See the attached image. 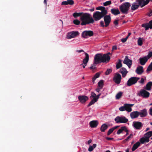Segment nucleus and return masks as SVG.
I'll return each mask as SVG.
<instances>
[{
	"mask_svg": "<svg viewBox=\"0 0 152 152\" xmlns=\"http://www.w3.org/2000/svg\"><path fill=\"white\" fill-rule=\"evenodd\" d=\"M148 58L145 56L143 57H140L139 59L140 63L142 65H144L148 60Z\"/></svg>",
	"mask_w": 152,
	"mask_h": 152,
	"instance_id": "nucleus-17",
	"label": "nucleus"
},
{
	"mask_svg": "<svg viewBox=\"0 0 152 152\" xmlns=\"http://www.w3.org/2000/svg\"><path fill=\"white\" fill-rule=\"evenodd\" d=\"M120 72L122 74V76L123 77H125L127 74L128 73V72L127 71L126 69L124 67L121 68L120 69Z\"/></svg>",
	"mask_w": 152,
	"mask_h": 152,
	"instance_id": "nucleus-21",
	"label": "nucleus"
},
{
	"mask_svg": "<svg viewBox=\"0 0 152 152\" xmlns=\"http://www.w3.org/2000/svg\"><path fill=\"white\" fill-rule=\"evenodd\" d=\"M121 62V60L119 59L118 60V63L116 65V68L117 69H118L122 67V64Z\"/></svg>",
	"mask_w": 152,
	"mask_h": 152,
	"instance_id": "nucleus-36",
	"label": "nucleus"
},
{
	"mask_svg": "<svg viewBox=\"0 0 152 152\" xmlns=\"http://www.w3.org/2000/svg\"><path fill=\"white\" fill-rule=\"evenodd\" d=\"M117 49V46H113L112 47V50H116Z\"/></svg>",
	"mask_w": 152,
	"mask_h": 152,
	"instance_id": "nucleus-64",
	"label": "nucleus"
},
{
	"mask_svg": "<svg viewBox=\"0 0 152 152\" xmlns=\"http://www.w3.org/2000/svg\"><path fill=\"white\" fill-rule=\"evenodd\" d=\"M152 136V131H149L145 134L144 135V137H146L148 138V139H149L150 137H151Z\"/></svg>",
	"mask_w": 152,
	"mask_h": 152,
	"instance_id": "nucleus-32",
	"label": "nucleus"
},
{
	"mask_svg": "<svg viewBox=\"0 0 152 152\" xmlns=\"http://www.w3.org/2000/svg\"><path fill=\"white\" fill-rule=\"evenodd\" d=\"M124 131L126 132V134L125 135L126 136L127 135L129 134V131L127 129V127L126 126V129H125Z\"/></svg>",
	"mask_w": 152,
	"mask_h": 152,
	"instance_id": "nucleus-61",
	"label": "nucleus"
},
{
	"mask_svg": "<svg viewBox=\"0 0 152 152\" xmlns=\"http://www.w3.org/2000/svg\"><path fill=\"white\" fill-rule=\"evenodd\" d=\"M99 75L100 74L99 73L97 72L95 74V75H94V76L96 77V78H97L99 77Z\"/></svg>",
	"mask_w": 152,
	"mask_h": 152,
	"instance_id": "nucleus-55",
	"label": "nucleus"
},
{
	"mask_svg": "<svg viewBox=\"0 0 152 152\" xmlns=\"http://www.w3.org/2000/svg\"><path fill=\"white\" fill-rule=\"evenodd\" d=\"M127 40V39L126 38H122L121 39V41L122 42L124 43Z\"/></svg>",
	"mask_w": 152,
	"mask_h": 152,
	"instance_id": "nucleus-59",
	"label": "nucleus"
},
{
	"mask_svg": "<svg viewBox=\"0 0 152 152\" xmlns=\"http://www.w3.org/2000/svg\"><path fill=\"white\" fill-rule=\"evenodd\" d=\"M104 85V81L102 80H101L98 83V86L100 89H102Z\"/></svg>",
	"mask_w": 152,
	"mask_h": 152,
	"instance_id": "nucleus-33",
	"label": "nucleus"
},
{
	"mask_svg": "<svg viewBox=\"0 0 152 152\" xmlns=\"http://www.w3.org/2000/svg\"><path fill=\"white\" fill-rule=\"evenodd\" d=\"M118 20H115L114 21V24L115 25L117 26L118 24Z\"/></svg>",
	"mask_w": 152,
	"mask_h": 152,
	"instance_id": "nucleus-54",
	"label": "nucleus"
},
{
	"mask_svg": "<svg viewBox=\"0 0 152 152\" xmlns=\"http://www.w3.org/2000/svg\"><path fill=\"white\" fill-rule=\"evenodd\" d=\"M149 114L152 116V107L149 110Z\"/></svg>",
	"mask_w": 152,
	"mask_h": 152,
	"instance_id": "nucleus-57",
	"label": "nucleus"
},
{
	"mask_svg": "<svg viewBox=\"0 0 152 152\" xmlns=\"http://www.w3.org/2000/svg\"><path fill=\"white\" fill-rule=\"evenodd\" d=\"M147 15L149 16L150 17L152 15V10H150L149 12L148 13Z\"/></svg>",
	"mask_w": 152,
	"mask_h": 152,
	"instance_id": "nucleus-52",
	"label": "nucleus"
},
{
	"mask_svg": "<svg viewBox=\"0 0 152 152\" xmlns=\"http://www.w3.org/2000/svg\"><path fill=\"white\" fill-rule=\"evenodd\" d=\"M115 121L117 123H126L128 120L124 116H118L115 118Z\"/></svg>",
	"mask_w": 152,
	"mask_h": 152,
	"instance_id": "nucleus-6",
	"label": "nucleus"
},
{
	"mask_svg": "<svg viewBox=\"0 0 152 152\" xmlns=\"http://www.w3.org/2000/svg\"><path fill=\"white\" fill-rule=\"evenodd\" d=\"M125 129H126V126L121 127V128L117 131V134H119L121 133H122L123 131H124Z\"/></svg>",
	"mask_w": 152,
	"mask_h": 152,
	"instance_id": "nucleus-31",
	"label": "nucleus"
},
{
	"mask_svg": "<svg viewBox=\"0 0 152 152\" xmlns=\"http://www.w3.org/2000/svg\"><path fill=\"white\" fill-rule=\"evenodd\" d=\"M152 56V52H149L148 55L146 56L147 57V58L148 59L150 58L151 56Z\"/></svg>",
	"mask_w": 152,
	"mask_h": 152,
	"instance_id": "nucleus-48",
	"label": "nucleus"
},
{
	"mask_svg": "<svg viewBox=\"0 0 152 152\" xmlns=\"http://www.w3.org/2000/svg\"><path fill=\"white\" fill-rule=\"evenodd\" d=\"M152 70V62L150 63V65L148 66L146 71L147 72L151 71Z\"/></svg>",
	"mask_w": 152,
	"mask_h": 152,
	"instance_id": "nucleus-39",
	"label": "nucleus"
},
{
	"mask_svg": "<svg viewBox=\"0 0 152 152\" xmlns=\"http://www.w3.org/2000/svg\"><path fill=\"white\" fill-rule=\"evenodd\" d=\"M94 35L93 32L92 31H85L82 34V37L84 38H87L88 36L91 37Z\"/></svg>",
	"mask_w": 152,
	"mask_h": 152,
	"instance_id": "nucleus-10",
	"label": "nucleus"
},
{
	"mask_svg": "<svg viewBox=\"0 0 152 152\" xmlns=\"http://www.w3.org/2000/svg\"><path fill=\"white\" fill-rule=\"evenodd\" d=\"M88 98L87 96L85 95H80L78 97V99L80 102L84 104L88 100Z\"/></svg>",
	"mask_w": 152,
	"mask_h": 152,
	"instance_id": "nucleus-13",
	"label": "nucleus"
},
{
	"mask_svg": "<svg viewBox=\"0 0 152 152\" xmlns=\"http://www.w3.org/2000/svg\"><path fill=\"white\" fill-rule=\"evenodd\" d=\"M126 109L125 108V106H121L119 108V110L121 111H123L125 110Z\"/></svg>",
	"mask_w": 152,
	"mask_h": 152,
	"instance_id": "nucleus-49",
	"label": "nucleus"
},
{
	"mask_svg": "<svg viewBox=\"0 0 152 152\" xmlns=\"http://www.w3.org/2000/svg\"><path fill=\"white\" fill-rule=\"evenodd\" d=\"M79 34V32L77 31H71L67 33V38L68 39H70L77 37Z\"/></svg>",
	"mask_w": 152,
	"mask_h": 152,
	"instance_id": "nucleus-7",
	"label": "nucleus"
},
{
	"mask_svg": "<svg viewBox=\"0 0 152 152\" xmlns=\"http://www.w3.org/2000/svg\"><path fill=\"white\" fill-rule=\"evenodd\" d=\"M73 23L75 25H78L80 23V21L79 20L76 19L75 20L73 21Z\"/></svg>",
	"mask_w": 152,
	"mask_h": 152,
	"instance_id": "nucleus-43",
	"label": "nucleus"
},
{
	"mask_svg": "<svg viewBox=\"0 0 152 152\" xmlns=\"http://www.w3.org/2000/svg\"><path fill=\"white\" fill-rule=\"evenodd\" d=\"M123 63L127 65L129 68H130L132 65V60L129 59L128 57L126 56L125 57L124 61Z\"/></svg>",
	"mask_w": 152,
	"mask_h": 152,
	"instance_id": "nucleus-14",
	"label": "nucleus"
},
{
	"mask_svg": "<svg viewBox=\"0 0 152 152\" xmlns=\"http://www.w3.org/2000/svg\"><path fill=\"white\" fill-rule=\"evenodd\" d=\"M121 79V75L118 73H116L114 76L113 80L115 83L118 84L120 83Z\"/></svg>",
	"mask_w": 152,
	"mask_h": 152,
	"instance_id": "nucleus-9",
	"label": "nucleus"
},
{
	"mask_svg": "<svg viewBox=\"0 0 152 152\" xmlns=\"http://www.w3.org/2000/svg\"><path fill=\"white\" fill-rule=\"evenodd\" d=\"M98 64H96L94 61V63L92 64L91 67H89V69L92 70H94L96 69V65Z\"/></svg>",
	"mask_w": 152,
	"mask_h": 152,
	"instance_id": "nucleus-34",
	"label": "nucleus"
},
{
	"mask_svg": "<svg viewBox=\"0 0 152 152\" xmlns=\"http://www.w3.org/2000/svg\"><path fill=\"white\" fill-rule=\"evenodd\" d=\"M100 26L102 27H105V24L104 25L103 21H101L100 22Z\"/></svg>",
	"mask_w": 152,
	"mask_h": 152,
	"instance_id": "nucleus-51",
	"label": "nucleus"
},
{
	"mask_svg": "<svg viewBox=\"0 0 152 152\" xmlns=\"http://www.w3.org/2000/svg\"><path fill=\"white\" fill-rule=\"evenodd\" d=\"M131 6V4L130 3L128 2H125L119 6V9L122 13L127 14L128 13Z\"/></svg>",
	"mask_w": 152,
	"mask_h": 152,
	"instance_id": "nucleus-3",
	"label": "nucleus"
},
{
	"mask_svg": "<svg viewBox=\"0 0 152 152\" xmlns=\"http://www.w3.org/2000/svg\"><path fill=\"white\" fill-rule=\"evenodd\" d=\"M150 93L149 92L144 89H141L138 93V95L139 96H141L144 98H147L149 97Z\"/></svg>",
	"mask_w": 152,
	"mask_h": 152,
	"instance_id": "nucleus-8",
	"label": "nucleus"
},
{
	"mask_svg": "<svg viewBox=\"0 0 152 152\" xmlns=\"http://www.w3.org/2000/svg\"><path fill=\"white\" fill-rule=\"evenodd\" d=\"M150 0H146L143 1V4L141 6V7H143L146 5L149 2Z\"/></svg>",
	"mask_w": 152,
	"mask_h": 152,
	"instance_id": "nucleus-44",
	"label": "nucleus"
},
{
	"mask_svg": "<svg viewBox=\"0 0 152 152\" xmlns=\"http://www.w3.org/2000/svg\"><path fill=\"white\" fill-rule=\"evenodd\" d=\"M108 126L106 124H103L101 126L100 130L102 132H104L108 128Z\"/></svg>",
	"mask_w": 152,
	"mask_h": 152,
	"instance_id": "nucleus-25",
	"label": "nucleus"
},
{
	"mask_svg": "<svg viewBox=\"0 0 152 152\" xmlns=\"http://www.w3.org/2000/svg\"><path fill=\"white\" fill-rule=\"evenodd\" d=\"M113 131V129L112 128L109 129L107 133V135H109L111 133H112Z\"/></svg>",
	"mask_w": 152,
	"mask_h": 152,
	"instance_id": "nucleus-47",
	"label": "nucleus"
},
{
	"mask_svg": "<svg viewBox=\"0 0 152 152\" xmlns=\"http://www.w3.org/2000/svg\"><path fill=\"white\" fill-rule=\"evenodd\" d=\"M132 134H131L130 135H129V136H128L127 138H126L125 140H126V141H127L128 140L130 139L131 137V136H132Z\"/></svg>",
	"mask_w": 152,
	"mask_h": 152,
	"instance_id": "nucleus-62",
	"label": "nucleus"
},
{
	"mask_svg": "<svg viewBox=\"0 0 152 152\" xmlns=\"http://www.w3.org/2000/svg\"><path fill=\"white\" fill-rule=\"evenodd\" d=\"M85 53L86 57L83 59V64H87L89 61V56L88 54L87 53Z\"/></svg>",
	"mask_w": 152,
	"mask_h": 152,
	"instance_id": "nucleus-24",
	"label": "nucleus"
},
{
	"mask_svg": "<svg viewBox=\"0 0 152 152\" xmlns=\"http://www.w3.org/2000/svg\"><path fill=\"white\" fill-rule=\"evenodd\" d=\"M142 26L145 28V30L148 29L149 28L151 29H152V20L150 21L148 23L142 24Z\"/></svg>",
	"mask_w": 152,
	"mask_h": 152,
	"instance_id": "nucleus-15",
	"label": "nucleus"
},
{
	"mask_svg": "<svg viewBox=\"0 0 152 152\" xmlns=\"http://www.w3.org/2000/svg\"><path fill=\"white\" fill-rule=\"evenodd\" d=\"M106 138L107 140H112L113 139V138H110L109 137H106Z\"/></svg>",
	"mask_w": 152,
	"mask_h": 152,
	"instance_id": "nucleus-63",
	"label": "nucleus"
},
{
	"mask_svg": "<svg viewBox=\"0 0 152 152\" xmlns=\"http://www.w3.org/2000/svg\"><path fill=\"white\" fill-rule=\"evenodd\" d=\"M61 5H68L67 1H63L62 2V3H61Z\"/></svg>",
	"mask_w": 152,
	"mask_h": 152,
	"instance_id": "nucleus-56",
	"label": "nucleus"
},
{
	"mask_svg": "<svg viewBox=\"0 0 152 152\" xmlns=\"http://www.w3.org/2000/svg\"><path fill=\"white\" fill-rule=\"evenodd\" d=\"M152 86V82L150 81L146 84L145 88L147 90L149 91L151 90Z\"/></svg>",
	"mask_w": 152,
	"mask_h": 152,
	"instance_id": "nucleus-28",
	"label": "nucleus"
},
{
	"mask_svg": "<svg viewBox=\"0 0 152 152\" xmlns=\"http://www.w3.org/2000/svg\"><path fill=\"white\" fill-rule=\"evenodd\" d=\"M91 95L90 97V99H92V98H96V95L94 92H92L91 93Z\"/></svg>",
	"mask_w": 152,
	"mask_h": 152,
	"instance_id": "nucleus-42",
	"label": "nucleus"
},
{
	"mask_svg": "<svg viewBox=\"0 0 152 152\" xmlns=\"http://www.w3.org/2000/svg\"><path fill=\"white\" fill-rule=\"evenodd\" d=\"M125 108L126 109L125 110L128 112H130L132 111V109L131 108V106L129 104H124Z\"/></svg>",
	"mask_w": 152,
	"mask_h": 152,
	"instance_id": "nucleus-26",
	"label": "nucleus"
},
{
	"mask_svg": "<svg viewBox=\"0 0 152 152\" xmlns=\"http://www.w3.org/2000/svg\"><path fill=\"white\" fill-rule=\"evenodd\" d=\"M111 12L112 14L115 15L119 14L120 13V12L118 8L112 9H111Z\"/></svg>",
	"mask_w": 152,
	"mask_h": 152,
	"instance_id": "nucleus-22",
	"label": "nucleus"
},
{
	"mask_svg": "<svg viewBox=\"0 0 152 152\" xmlns=\"http://www.w3.org/2000/svg\"><path fill=\"white\" fill-rule=\"evenodd\" d=\"M130 116L132 119L136 118L139 116V112L135 111L132 112L130 113Z\"/></svg>",
	"mask_w": 152,
	"mask_h": 152,
	"instance_id": "nucleus-19",
	"label": "nucleus"
},
{
	"mask_svg": "<svg viewBox=\"0 0 152 152\" xmlns=\"http://www.w3.org/2000/svg\"><path fill=\"white\" fill-rule=\"evenodd\" d=\"M133 126L137 130H140L143 126L142 124L139 121H134L133 123Z\"/></svg>",
	"mask_w": 152,
	"mask_h": 152,
	"instance_id": "nucleus-11",
	"label": "nucleus"
},
{
	"mask_svg": "<svg viewBox=\"0 0 152 152\" xmlns=\"http://www.w3.org/2000/svg\"><path fill=\"white\" fill-rule=\"evenodd\" d=\"M67 1L68 5H72L74 4V1L73 0H67Z\"/></svg>",
	"mask_w": 152,
	"mask_h": 152,
	"instance_id": "nucleus-45",
	"label": "nucleus"
},
{
	"mask_svg": "<svg viewBox=\"0 0 152 152\" xmlns=\"http://www.w3.org/2000/svg\"><path fill=\"white\" fill-rule=\"evenodd\" d=\"M143 72V67L141 66H138L136 70V72L138 75H141Z\"/></svg>",
	"mask_w": 152,
	"mask_h": 152,
	"instance_id": "nucleus-18",
	"label": "nucleus"
},
{
	"mask_svg": "<svg viewBox=\"0 0 152 152\" xmlns=\"http://www.w3.org/2000/svg\"><path fill=\"white\" fill-rule=\"evenodd\" d=\"M143 38L139 37L137 40L138 45L139 46H141L142 45Z\"/></svg>",
	"mask_w": 152,
	"mask_h": 152,
	"instance_id": "nucleus-38",
	"label": "nucleus"
},
{
	"mask_svg": "<svg viewBox=\"0 0 152 152\" xmlns=\"http://www.w3.org/2000/svg\"><path fill=\"white\" fill-rule=\"evenodd\" d=\"M112 72V70L110 69H108L105 72V74L106 75H109Z\"/></svg>",
	"mask_w": 152,
	"mask_h": 152,
	"instance_id": "nucleus-46",
	"label": "nucleus"
},
{
	"mask_svg": "<svg viewBox=\"0 0 152 152\" xmlns=\"http://www.w3.org/2000/svg\"><path fill=\"white\" fill-rule=\"evenodd\" d=\"M104 20L105 24V27H107L111 22V18L110 15H105L104 17Z\"/></svg>",
	"mask_w": 152,
	"mask_h": 152,
	"instance_id": "nucleus-12",
	"label": "nucleus"
},
{
	"mask_svg": "<svg viewBox=\"0 0 152 152\" xmlns=\"http://www.w3.org/2000/svg\"><path fill=\"white\" fill-rule=\"evenodd\" d=\"M112 4L111 1L110 0L106 1L103 3V5L104 6H108Z\"/></svg>",
	"mask_w": 152,
	"mask_h": 152,
	"instance_id": "nucleus-41",
	"label": "nucleus"
},
{
	"mask_svg": "<svg viewBox=\"0 0 152 152\" xmlns=\"http://www.w3.org/2000/svg\"><path fill=\"white\" fill-rule=\"evenodd\" d=\"M139 6V5L136 4V3H134L132 4L131 9L132 10H134L137 9Z\"/></svg>",
	"mask_w": 152,
	"mask_h": 152,
	"instance_id": "nucleus-30",
	"label": "nucleus"
},
{
	"mask_svg": "<svg viewBox=\"0 0 152 152\" xmlns=\"http://www.w3.org/2000/svg\"><path fill=\"white\" fill-rule=\"evenodd\" d=\"M144 79L143 78H141V80H140L139 81H138V82L141 84H144Z\"/></svg>",
	"mask_w": 152,
	"mask_h": 152,
	"instance_id": "nucleus-50",
	"label": "nucleus"
},
{
	"mask_svg": "<svg viewBox=\"0 0 152 152\" xmlns=\"http://www.w3.org/2000/svg\"><path fill=\"white\" fill-rule=\"evenodd\" d=\"M140 79V78L139 77H132L127 81V85L128 86H131L136 83Z\"/></svg>",
	"mask_w": 152,
	"mask_h": 152,
	"instance_id": "nucleus-5",
	"label": "nucleus"
},
{
	"mask_svg": "<svg viewBox=\"0 0 152 152\" xmlns=\"http://www.w3.org/2000/svg\"><path fill=\"white\" fill-rule=\"evenodd\" d=\"M81 21L80 24L82 26H85L90 23H93L94 22V20L90 14L87 13H83L80 17Z\"/></svg>",
	"mask_w": 152,
	"mask_h": 152,
	"instance_id": "nucleus-1",
	"label": "nucleus"
},
{
	"mask_svg": "<svg viewBox=\"0 0 152 152\" xmlns=\"http://www.w3.org/2000/svg\"><path fill=\"white\" fill-rule=\"evenodd\" d=\"M96 9L97 10H99L101 11V12H105L104 13H106L105 14H107V10H105V7H104L102 6H99L96 8Z\"/></svg>",
	"mask_w": 152,
	"mask_h": 152,
	"instance_id": "nucleus-29",
	"label": "nucleus"
},
{
	"mask_svg": "<svg viewBox=\"0 0 152 152\" xmlns=\"http://www.w3.org/2000/svg\"><path fill=\"white\" fill-rule=\"evenodd\" d=\"M101 93L99 94L96 95V98H95L94 99H96V100L97 101L98 99H99V96H101Z\"/></svg>",
	"mask_w": 152,
	"mask_h": 152,
	"instance_id": "nucleus-58",
	"label": "nucleus"
},
{
	"mask_svg": "<svg viewBox=\"0 0 152 152\" xmlns=\"http://www.w3.org/2000/svg\"><path fill=\"white\" fill-rule=\"evenodd\" d=\"M94 149V148L92 146H90L88 149V151L90 152H91Z\"/></svg>",
	"mask_w": 152,
	"mask_h": 152,
	"instance_id": "nucleus-53",
	"label": "nucleus"
},
{
	"mask_svg": "<svg viewBox=\"0 0 152 152\" xmlns=\"http://www.w3.org/2000/svg\"><path fill=\"white\" fill-rule=\"evenodd\" d=\"M98 124L99 123L97 121H92L89 123L90 126L92 128L96 127Z\"/></svg>",
	"mask_w": 152,
	"mask_h": 152,
	"instance_id": "nucleus-20",
	"label": "nucleus"
},
{
	"mask_svg": "<svg viewBox=\"0 0 152 152\" xmlns=\"http://www.w3.org/2000/svg\"><path fill=\"white\" fill-rule=\"evenodd\" d=\"M140 143L139 142H137L134 144L132 147V151H134L140 145Z\"/></svg>",
	"mask_w": 152,
	"mask_h": 152,
	"instance_id": "nucleus-27",
	"label": "nucleus"
},
{
	"mask_svg": "<svg viewBox=\"0 0 152 152\" xmlns=\"http://www.w3.org/2000/svg\"><path fill=\"white\" fill-rule=\"evenodd\" d=\"M149 140V139L144 136V137H142L140 139V142L141 144H144L145 142H148Z\"/></svg>",
	"mask_w": 152,
	"mask_h": 152,
	"instance_id": "nucleus-23",
	"label": "nucleus"
},
{
	"mask_svg": "<svg viewBox=\"0 0 152 152\" xmlns=\"http://www.w3.org/2000/svg\"><path fill=\"white\" fill-rule=\"evenodd\" d=\"M104 12L96 11L94 12L93 15V17L94 21H98L100 20L103 18L105 15L106 13Z\"/></svg>",
	"mask_w": 152,
	"mask_h": 152,
	"instance_id": "nucleus-4",
	"label": "nucleus"
},
{
	"mask_svg": "<svg viewBox=\"0 0 152 152\" xmlns=\"http://www.w3.org/2000/svg\"><path fill=\"white\" fill-rule=\"evenodd\" d=\"M110 59V56L108 54L102 53H98L95 55L94 59V61L96 64H99L102 62L104 63L107 61H108Z\"/></svg>",
	"mask_w": 152,
	"mask_h": 152,
	"instance_id": "nucleus-2",
	"label": "nucleus"
},
{
	"mask_svg": "<svg viewBox=\"0 0 152 152\" xmlns=\"http://www.w3.org/2000/svg\"><path fill=\"white\" fill-rule=\"evenodd\" d=\"M122 92H118L116 95V98L117 99H120L122 96Z\"/></svg>",
	"mask_w": 152,
	"mask_h": 152,
	"instance_id": "nucleus-40",
	"label": "nucleus"
},
{
	"mask_svg": "<svg viewBox=\"0 0 152 152\" xmlns=\"http://www.w3.org/2000/svg\"><path fill=\"white\" fill-rule=\"evenodd\" d=\"M83 14V12H75L73 14V16L75 18H76L77 17L81 16L82 14Z\"/></svg>",
	"mask_w": 152,
	"mask_h": 152,
	"instance_id": "nucleus-35",
	"label": "nucleus"
},
{
	"mask_svg": "<svg viewBox=\"0 0 152 152\" xmlns=\"http://www.w3.org/2000/svg\"><path fill=\"white\" fill-rule=\"evenodd\" d=\"M143 1L141 0L140 1H139L138 3V5H139V6H140L141 7V6H142L143 4Z\"/></svg>",
	"mask_w": 152,
	"mask_h": 152,
	"instance_id": "nucleus-60",
	"label": "nucleus"
},
{
	"mask_svg": "<svg viewBox=\"0 0 152 152\" xmlns=\"http://www.w3.org/2000/svg\"><path fill=\"white\" fill-rule=\"evenodd\" d=\"M139 115L141 117H146L148 114V112L146 109H144L139 112Z\"/></svg>",
	"mask_w": 152,
	"mask_h": 152,
	"instance_id": "nucleus-16",
	"label": "nucleus"
},
{
	"mask_svg": "<svg viewBox=\"0 0 152 152\" xmlns=\"http://www.w3.org/2000/svg\"><path fill=\"white\" fill-rule=\"evenodd\" d=\"M97 101L96 99H95L94 98H93L91 101L89 102V104L87 105V107H89L91 106L92 105L94 104L95 102H96Z\"/></svg>",
	"mask_w": 152,
	"mask_h": 152,
	"instance_id": "nucleus-37",
	"label": "nucleus"
}]
</instances>
